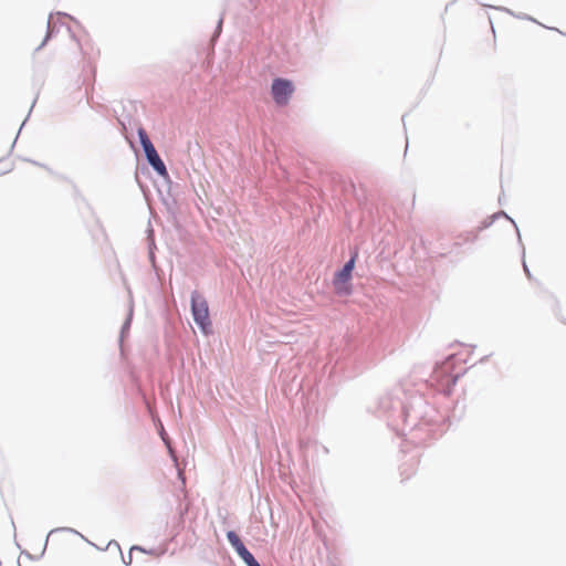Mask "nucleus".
Instances as JSON below:
<instances>
[{
	"label": "nucleus",
	"instance_id": "obj_4",
	"mask_svg": "<svg viewBox=\"0 0 566 566\" xmlns=\"http://www.w3.org/2000/svg\"><path fill=\"white\" fill-rule=\"evenodd\" d=\"M191 312L196 324L208 334L211 327L209 306L206 298L197 292L191 295Z\"/></svg>",
	"mask_w": 566,
	"mask_h": 566
},
{
	"label": "nucleus",
	"instance_id": "obj_12",
	"mask_svg": "<svg viewBox=\"0 0 566 566\" xmlns=\"http://www.w3.org/2000/svg\"><path fill=\"white\" fill-rule=\"evenodd\" d=\"M18 566H21L20 563H18Z\"/></svg>",
	"mask_w": 566,
	"mask_h": 566
},
{
	"label": "nucleus",
	"instance_id": "obj_7",
	"mask_svg": "<svg viewBox=\"0 0 566 566\" xmlns=\"http://www.w3.org/2000/svg\"><path fill=\"white\" fill-rule=\"evenodd\" d=\"M226 536L231 547L247 566H261L254 555L247 548L243 541L235 531H228Z\"/></svg>",
	"mask_w": 566,
	"mask_h": 566
},
{
	"label": "nucleus",
	"instance_id": "obj_8",
	"mask_svg": "<svg viewBox=\"0 0 566 566\" xmlns=\"http://www.w3.org/2000/svg\"><path fill=\"white\" fill-rule=\"evenodd\" d=\"M73 533V534H76L78 536H81L82 538H84V536L77 532L76 530L72 528V527H66V526H63V527H56V528H53L49 532L48 536H46V539H45V543H44V546H43V549H42V553L40 554V556L35 557L33 555H31L29 552L27 551H23L22 554H24L28 558L32 559V560H36L39 558H41L43 555H44V552L46 549V545H48V541H49V537L50 535H52L53 533Z\"/></svg>",
	"mask_w": 566,
	"mask_h": 566
},
{
	"label": "nucleus",
	"instance_id": "obj_1",
	"mask_svg": "<svg viewBox=\"0 0 566 566\" xmlns=\"http://www.w3.org/2000/svg\"><path fill=\"white\" fill-rule=\"evenodd\" d=\"M375 415L416 446L437 439L443 432L442 416L418 390L399 387L394 394L387 392L378 399Z\"/></svg>",
	"mask_w": 566,
	"mask_h": 566
},
{
	"label": "nucleus",
	"instance_id": "obj_11",
	"mask_svg": "<svg viewBox=\"0 0 566 566\" xmlns=\"http://www.w3.org/2000/svg\"><path fill=\"white\" fill-rule=\"evenodd\" d=\"M488 356H483L479 361L473 363L471 366H474L476 363L483 364L486 360Z\"/></svg>",
	"mask_w": 566,
	"mask_h": 566
},
{
	"label": "nucleus",
	"instance_id": "obj_2",
	"mask_svg": "<svg viewBox=\"0 0 566 566\" xmlns=\"http://www.w3.org/2000/svg\"><path fill=\"white\" fill-rule=\"evenodd\" d=\"M458 356H444L442 361H437L431 374L432 382L440 386V390L450 395L459 378L463 376L467 368L457 366Z\"/></svg>",
	"mask_w": 566,
	"mask_h": 566
},
{
	"label": "nucleus",
	"instance_id": "obj_9",
	"mask_svg": "<svg viewBox=\"0 0 566 566\" xmlns=\"http://www.w3.org/2000/svg\"><path fill=\"white\" fill-rule=\"evenodd\" d=\"M113 545H114V546H116V547H117V549H118L119 552H122V551H120V546H119V544H118L115 539L109 541V543L107 544V546H106V548H105V549H107L108 547H111V546H113ZM135 551H138V552H146V548H144L143 546H139V545H133V546L130 547L129 553H128V555H127V556L122 555V560H123V563H124L126 566H130V565H132V562H133V555H132V553H133V552H135ZM120 554H123V553H120Z\"/></svg>",
	"mask_w": 566,
	"mask_h": 566
},
{
	"label": "nucleus",
	"instance_id": "obj_3",
	"mask_svg": "<svg viewBox=\"0 0 566 566\" xmlns=\"http://www.w3.org/2000/svg\"><path fill=\"white\" fill-rule=\"evenodd\" d=\"M357 253H355L345 265L334 274L333 287L337 295L349 296L353 293V271L355 268Z\"/></svg>",
	"mask_w": 566,
	"mask_h": 566
},
{
	"label": "nucleus",
	"instance_id": "obj_5",
	"mask_svg": "<svg viewBox=\"0 0 566 566\" xmlns=\"http://www.w3.org/2000/svg\"><path fill=\"white\" fill-rule=\"evenodd\" d=\"M137 134L149 165L156 170V172L159 176L166 177L168 175L167 168L164 161L160 159L159 155L157 154L146 130L144 128H139Z\"/></svg>",
	"mask_w": 566,
	"mask_h": 566
},
{
	"label": "nucleus",
	"instance_id": "obj_10",
	"mask_svg": "<svg viewBox=\"0 0 566 566\" xmlns=\"http://www.w3.org/2000/svg\"><path fill=\"white\" fill-rule=\"evenodd\" d=\"M145 553H146V554H149V555L160 556V555H163V554H164V551H163V552H160V553H158V552H157V549L151 548V549H148V551L146 549V552H145Z\"/></svg>",
	"mask_w": 566,
	"mask_h": 566
},
{
	"label": "nucleus",
	"instance_id": "obj_6",
	"mask_svg": "<svg viewBox=\"0 0 566 566\" xmlns=\"http://www.w3.org/2000/svg\"><path fill=\"white\" fill-rule=\"evenodd\" d=\"M294 92L295 85L291 80L276 77L271 84V95L277 106L289 105Z\"/></svg>",
	"mask_w": 566,
	"mask_h": 566
}]
</instances>
